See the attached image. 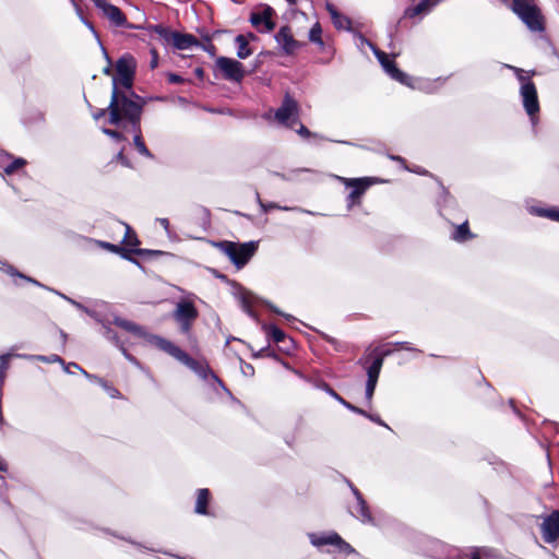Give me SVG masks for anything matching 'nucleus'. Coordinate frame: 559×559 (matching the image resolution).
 Segmentation results:
<instances>
[{
    "mask_svg": "<svg viewBox=\"0 0 559 559\" xmlns=\"http://www.w3.org/2000/svg\"><path fill=\"white\" fill-rule=\"evenodd\" d=\"M145 105L146 100L134 91L112 88L108 105L109 123L120 126L124 122L132 129H138Z\"/></svg>",
    "mask_w": 559,
    "mask_h": 559,
    "instance_id": "1",
    "label": "nucleus"
},
{
    "mask_svg": "<svg viewBox=\"0 0 559 559\" xmlns=\"http://www.w3.org/2000/svg\"><path fill=\"white\" fill-rule=\"evenodd\" d=\"M501 1L503 3L508 2V0ZM510 8L530 31H545V17L540 9L535 4V0H512Z\"/></svg>",
    "mask_w": 559,
    "mask_h": 559,
    "instance_id": "2",
    "label": "nucleus"
},
{
    "mask_svg": "<svg viewBox=\"0 0 559 559\" xmlns=\"http://www.w3.org/2000/svg\"><path fill=\"white\" fill-rule=\"evenodd\" d=\"M112 323L129 333L133 338L144 341L148 345L158 347V349H179L162 337L150 333L145 326L128 319L115 317Z\"/></svg>",
    "mask_w": 559,
    "mask_h": 559,
    "instance_id": "3",
    "label": "nucleus"
},
{
    "mask_svg": "<svg viewBox=\"0 0 559 559\" xmlns=\"http://www.w3.org/2000/svg\"><path fill=\"white\" fill-rule=\"evenodd\" d=\"M146 29L151 34H156L167 45H171L178 50H186L193 46H200V40L192 34L173 31L163 24L148 25Z\"/></svg>",
    "mask_w": 559,
    "mask_h": 559,
    "instance_id": "4",
    "label": "nucleus"
},
{
    "mask_svg": "<svg viewBox=\"0 0 559 559\" xmlns=\"http://www.w3.org/2000/svg\"><path fill=\"white\" fill-rule=\"evenodd\" d=\"M216 246L238 269L245 266L258 250V243L254 241L237 243L224 240L217 242Z\"/></svg>",
    "mask_w": 559,
    "mask_h": 559,
    "instance_id": "5",
    "label": "nucleus"
},
{
    "mask_svg": "<svg viewBox=\"0 0 559 559\" xmlns=\"http://www.w3.org/2000/svg\"><path fill=\"white\" fill-rule=\"evenodd\" d=\"M136 61L132 55L126 53L116 62V76L112 79V88L133 91Z\"/></svg>",
    "mask_w": 559,
    "mask_h": 559,
    "instance_id": "6",
    "label": "nucleus"
},
{
    "mask_svg": "<svg viewBox=\"0 0 559 559\" xmlns=\"http://www.w3.org/2000/svg\"><path fill=\"white\" fill-rule=\"evenodd\" d=\"M514 70L519 81L522 83L520 93L524 109L531 119L534 120L535 116L540 110L536 85L533 81L524 76L522 69L514 68Z\"/></svg>",
    "mask_w": 559,
    "mask_h": 559,
    "instance_id": "7",
    "label": "nucleus"
},
{
    "mask_svg": "<svg viewBox=\"0 0 559 559\" xmlns=\"http://www.w3.org/2000/svg\"><path fill=\"white\" fill-rule=\"evenodd\" d=\"M308 537L310 543L316 547L330 545L334 547L335 552L345 556L355 552L354 548L334 532L309 533Z\"/></svg>",
    "mask_w": 559,
    "mask_h": 559,
    "instance_id": "8",
    "label": "nucleus"
},
{
    "mask_svg": "<svg viewBox=\"0 0 559 559\" xmlns=\"http://www.w3.org/2000/svg\"><path fill=\"white\" fill-rule=\"evenodd\" d=\"M299 104L288 93L285 94L282 105L275 111V119L281 124L295 129L299 122Z\"/></svg>",
    "mask_w": 559,
    "mask_h": 559,
    "instance_id": "9",
    "label": "nucleus"
},
{
    "mask_svg": "<svg viewBox=\"0 0 559 559\" xmlns=\"http://www.w3.org/2000/svg\"><path fill=\"white\" fill-rule=\"evenodd\" d=\"M170 353L179 362L187 366L189 369L194 371L198 376H200L201 378H204V379H207V377H210V379L213 381V383L217 388H221L223 391H225V389L222 386V384L217 380V378L209 371V368L203 360L193 358L189 354V352H170Z\"/></svg>",
    "mask_w": 559,
    "mask_h": 559,
    "instance_id": "10",
    "label": "nucleus"
},
{
    "mask_svg": "<svg viewBox=\"0 0 559 559\" xmlns=\"http://www.w3.org/2000/svg\"><path fill=\"white\" fill-rule=\"evenodd\" d=\"M198 309L190 300L179 301L173 312L174 320L179 324L181 331L185 333L190 331L192 324L198 319Z\"/></svg>",
    "mask_w": 559,
    "mask_h": 559,
    "instance_id": "11",
    "label": "nucleus"
},
{
    "mask_svg": "<svg viewBox=\"0 0 559 559\" xmlns=\"http://www.w3.org/2000/svg\"><path fill=\"white\" fill-rule=\"evenodd\" d=\"M95 8L102 11L103 16L106 17L112 25L117 27L135 28L134 25L128 23L127 15L122 10L110 3L109 0H91Z\"/></svg>",
    "mask_w": 559,
    "mask_h": 559,
    "instance_id": "12",
    "label": "nucleus"
},
{
    "mask_svg": "<svg viewBox=\"0 0 559 559\" xmlns=\"http://www.w3.org/2000/svg\"><path fill=\"white\" fill-rule=\"evenodd\" d=\"M365 368L367 370L368 381L366 386V397L368 401L372 399L378 377L383 364V356L377 354H370L366 357Z\"/></svg>",
    "mask_w": 559,
    "mask_h": 559,
    "instance_id": "13",
    "label": "nucleus"
},
{
    "mask_svg": "<svg viewBox=\"0 0 559 559\" xmlns=\"http://www.w3.org/2000/svg\"><path fill=\"white\" fill-rule=\"evenodd\" d=\"M346 186L353 188L347 195V206L349 209L361 204V197L374 183V179L370 177L352 178L346 180Z\"/></svg>",
    "mask_w": 559,
    "mask_h": 559,
    "instance_id": "14",
    "label": "nucleus"
},
{
    "mask_svg": "<svg viewBox=\"0 0 559 559\" xmlns=\"http://www.w3.org/2000/svg\"><path fill=\"white\" fill-rule=\"evenodd\" d=\"M216 67L222 71L223 78L227 81L240 83L246 75L242 63L228 57H218L216 59Z\"/></svg>",
    "mask_w": 559,
    "mask_h": 559,
    "instance_id": "15",
    "label": "nucleus"
},
{
    "mask_svg": "<svg viewBox=\"0 0 559 559\" xmlns=\"http://www.w3.org/2000/svg\"><path fill=\"white\" fill-rule=\"evenodd\" d=\"M98 245L100 248L106 249L109 252L119 254L120 257H122L123 259L129 260V261H134L131 257L132 254L141 255V257H157V255L163 254V252L158 251V250L140 249V248L127 249L119 245H115V243L107 242V241H98Z\"/></svg>",
    "mask_w": 559,
    "mask_h": 559,
    "instance_id": "16",
    "label": "nucleus"
},
{
    "mask_svg": "<svg viewBox=\"0 0 559 559\" xmlns=\"http://www.w3.org/2000/svg\"><path fill=\"white\" fill-rule=\"evenodd\" d=\"M275 14V10L272 7L265 5L261 12L251 13L250 23L260 33L272 32L276 26L273 20Z\"/></svg>",
    "mask_w": 559,
    "mask_h": 559,
    "instance_id": "17",
    "label": "nucleus"
},
{
    "mask_svg": "<svg viewBox=\"0 0 559 559\" xmlns=\"http://www.w3.org/2000/svg\"><path fill=\"white\" fill-rule=\"evenodd\" d=\"M371 48L385 72L395 81L406 83L408 75L397 68L395 61L391 59L386 52L380 50L379 48L372 45Z\"/></svg>",
    "mask_w": 559,
    "mask_h": 559,
    "instance_id": "18",
    "label": "nucleus"
},
{
    "mask_svg": "<svg viewBox=\"0 0 559 559\" xmlns=\"http://www.w3.org/2000/svg\"><path fill=\"white\" fill-rule=\"evenodd\" d=\"M275 40L287 56L294 55L305 44L295 39L289 25L282 26L275 34Z\"/></svg>",
    "mask_w": 559,
    "mask_h": 559,
    "instance_id": "19",
    "label": "nucleus"
},
{
    "mask_svg": "<svg viewBox=\"0 0 559 559\" xmlns=\"http://www.w3.org/2000/svg\"><path fill=\"white\" fill-rule=\"evenodd\" d=\"M540 531L546 543H554L559 539V511H552L543 518Z\"/></svg>",
    "mask_w": 559,
    "mask_h": 559,
    "instance_id": "20",
    "label": "nucleus"
},
{
    "mask_svg": "<svg viewBox=\"0 0 559 559\" xmlns=\"http://www.w3.org/2000/svg\"><path fill=\"white\" fill-rule=\"evenodd\" d=\"M355 503L350 507L352 514L362 523H373L369 508L357 489H353Z\"/></svg>",
    "mask_w": 559,
    "mask_h": 559,
    "instance_id": "21",
    "label": "nucleus"
},
{
    "mask_svg": "<svg viewBox=\"0 0 559 559\" xmlns=\"http://www.w3.org/2000/svg\"><path fill=\"white\" fill-rule=\"evenodd\" d=\"M212 502V495L209 489L201 488L195 492L194 512L200 515H212L209 507Z\"/></svg>",
    "mask_w": 559,
    "mask_h": 559,
    "instance_id": "22",
    "label": "nucleus"
},
{
    "mask_svg": "<svg viewBox=\"0 0 559 559\" xmlns=\"http://www.w3.org/2000/svg\"><path fill=\"white\" fill-rule=\"evenodd\" d=\"M454 230L451 234V239L456 242H466L475 238V235L469 229L468 219H465L460 225H453Z\"/></svg>",
    "mask_w": 559,
    "mask_h": 559,
    "instance_id": "23",
    "label": "nucleus"
},
{
    "mask_svg": "<svg viewBox=\"0 0 559 559\" xmlns=\"http://www.w3.org/2000/svg\"><path fill=\"white\" fill-rule=\"evenodd\" d=\"M326 10L329 11V13L332 17V22L337 29H350V27H352L350 19H348L347 16L340 13L337 11V9L331 3L326 4Z\"/></svg>",
    "mask_w": 559,
    "mask_h": 559,
    "instance_id": "24",
    "label": "nucleus"
},
{
    "mask_svg": "<svg viewBox=\"0 0 559 559\" xmlns=\"http://www.w3.org/2000/svg\"><path fill=\"white\" fill-rule=\"evenodd\" d=\"M235 43L238 46L237 57L239 59H247L252 55V49L249 46L248 37L243 34L237 35L235 38Z\"/></svg>",
    "mask_w": 559,
    "mask_h": 559,
    "instance_id": "25",
    "label": "nucleus"
},
{
    "mask_svg": "<svg viewBox=\"0 0 559 559\" xmlns=\"http://www.w3.org/2000/svg\"><path fill=\"white\" fill-rule=\"evenodd\" d=\"M132 130L135 132L133 143H134V146L138 150V152L145 157L153 158V154L150 152V150L147 148V146L144 143V140L142 136V131H141V123L139 124L138 129H132Z\"/></svg>",
    "mask_w": 559,
    "mask_h": 559,
    "instance_id": "26",
    "label": "nucleus"
},
{
    "mask_svg": "<svg viewBox=\"0 0 559 559\" xmlns=\"http://www.w3.org/2000/svg\"><path fill=\"white\" fill-rule=\"evenodd\" d=\"M263 329L266 337L274 343L284 342L286 338L285 332L274 324H265Z\"/></svg>",
    "mask_w": 559,
    "mask_h": 559,
    "instance_id": "27",
    "label": "nucleus"
},
{
    "mask_svg": "<svg viewBox=\"0 0 559 559\" xmlns=\"http://www.w3.org/2000/svg\"><path fill=\"white\" fill-rule=\"evenodd\" d=\"M221 31H216L213 34H206L202 38L204 39V44L200 41V46L204 51H206L210 56L214 57L217 52L216 46L212 43L213 38L221 34Z\"/></svg>",
    "mask_w": 559,
    "mask_h": 559,
    "instance_id": "28",
    "label": "nucleus"
},
{
    "mask_svg": "<svg viewBox=\"0 0 559 559\" xmlns=\"http://www.w3.org/2000/svg\"><path fill=\"white\" fill-rule=\"evenodd\" d=\"M123 225L126 228V233L123 236L122 243L127 247H138L140 245V240L138 238L136 233L130 225H128V224H123Z\"/></svg>",
    "mask_w": 559,
    "mask_h": 559,
    "instance_id": "29",
    "label": "nucleus"
},
{
    "mask_svg": "<svg viewBox=\"0 0 559 559\" xmlns=\"http://www.w3.org/2000/svg\"><path fill=\"white\" fill-rule=\"evenodd\" d=\"M405 342H383L380 343H372L367 349H391V346H400L399 349H414L413 347L406 346Z\"/></svg>",
    "mask_w": 559,
    "mask_h": 559,
    "instance_id": "30",
    "label": "nucleus"
},
{
    "mask_svg": "<svg viewBox=\"0 0 559 559\" xmlns=\"http://www.w3.org/2000/svg\"><path fill=\"white\" fill-rule=\"evenodd\" d=\"M240 304L243 309V311L249 314L250 317H255V311L253 307V300L250 295H242L240 296Z\"/></svg>",
    "mask_w": 559,
    "mask_h": 559,
    "instance_id": "31",
    "label": "nucleus"
},
{
    "mask_svg": "<svg viewBox=\"0 0 559 559\" xmlns=\"http://www.w3.org/2000/svg\"><path fill=\"white\" fill-rule=\"evenodd\" d=\"M309 40L319 45H323L322 40V28L320 23H316L309 32Z\"/></svg>",
    "mask_w": 559,
    "mask_h": 559,
    "instance_id": "32",
    "label": "nucleus"
},
{
    "mask_svg": "<svg viewBox=\"0 0 559 559\" xmlns=\"http://www.w3.org/2000/svg\"><path fill=\"white\" fill-rule=\"evenodd\" d=\"M26 165V160L22 157H17L14 160H12L10 164H8L3 170L7 175H13L15 171H17L20 168L24 167Z\"/></svg>",
    "mask_w": 559,
    "mask_h": 559,
    "instance_id": "33",
    "label": "nucleus"
},
{
    "mask_svg": "<svg viewBox=\"0 0 559 559\" xmlns=\"http://www.w3.org/2000/svg\"><path fill=\"white\" fill-rule=\"evenodd\" d=\"M103 132L106 135L110 136L111 139L116 140L118 142H121V141L126 140V136L123 135V133L118 131V130L104 128Z\"/></svg>",
    "mask_w": 559,
    "mask_h": 559,
    "instance_id": "34",
    "label": "nucleus"
},
{
    "mask_svg": "<svg viewBox=\"0 0 559 559\" xmlns=\"http://www.w3.org/2000/svg\"><path fill=\"white\" fill-rule=\"evenodd\" d=\"M167 81L170 84H182L185 82H189L188 80L183 79L181 75L176 73H168Z\"/></svg>",
    "mask_w": 559,
    "mask_h": 559,
    "instance_id": "35",
    "label": "nucleus"
},
{
    "mask_svg": "<svg viewBox=\"0 0 559 559\" xmlns=\"http://www.w3.org/2000/svg\"><path fill=\"white\" fill-rule=\"evenodd\" d=\"M542 214L552 221L559 222V210L556 209H547L543 210Z\"/></svg>",
    "mask_w": 559,
    "mask_h": 559,
    "instance_id": "36",
    "label": "nucleus"
},
{
    "mask_svg": "<svg viewBox=\"0 0 559 559\" xmlns=\"http://www.w3.org/2000/svg\"><path fill=\"white\" fill-rule=\"evenodd\" d=\"M150 52H151V57H152L150 67H151V69H155V68H157L158 60H159L158 51L156 48H152Z\"/></svg>",
    "mask_w": 559,
    "mask_h": 559,
    "instance_id": "37",
    "label": "nucleus"
},
{
    "mask_svg": "<svg viewBox=\"0 0 559 559\" xmlns=\"http://www.w3.org/2000/svg\"><path fill=\"white\" fill-rule=\"evenodd\" d=\"M340 403H342L345 407H347L348 409H350V411H353L355 413H358V414H361L364 416H367V414L362 409L352 405L350 403L346 402L343 399H340Z\"/></svg>",
    "mask_w": 559,
    "mask_h": 559,
    "instance_id": "38",
    "label": "nucleus"
},
{
    "mask_svg": "<svg viewBox=\"0 0 559 559\" xmlns=\"http://www.w3.org/2000/svg\"><path fill=\"white\" fill-rule=\"evenodd\" d=\"M36 360H39V361H44V362H56V361H59V357L57 355H51L49 357H45V356H35L34 357Z\"/></svg>",
    "mask_w": 559,
    "mask_h": 559,
    "instance_id": "39",
    "label": "nucleus"
},
{
    "mask_svg": "<svg viewBox=\"0 0 559 559\" xmlns=\"http://www.w3.org/2000/svg\"><path fill=\"white\" fill-rule=\"evenodd\" d=\"M102 385L110 397L115 399L119 396V392L115 388L108 386L106 383L103 382Z\"/></svg>",
    "mask_w": 559,
    "mask_h": 559,
    "instance_id": "40",
    "label": "nucleus"
},
{
    "mask_svg": "<svg viewBox=\"0 0 559 559\" xmlns=\"http://www.w3.org/2000/svg\"><path fill=\"white\" fill-rule=\"evenodd\" d=\"M106 114H108V107L97 109L95 112H93V118L95 120H99L100 118L105 117Z\"/></svg>",
    "mask_w": 559,
    "mask_h": 559,
    "instance_id": "41",
    "label": "nucleus"
},
{
    "mask_svg": "<svg viewBox=\"0 0 559 559\" xmlns=\"http://www.w3.org/2000/svg\"><path fill=\"white\" fill-rule=\"evenodd\" d=\"M116 159L120 163H122L124 166H129V159L124 156L123 152L120 151L117 155H116Z\"/></svg>",
    "mask_w": 559,
    "mask_h": 559,
    "instance_id": "42",
    "label": "nucleus"
},
{
    "mask_svg": "<svg viewBox=\"0 0 559 559\" xmlns=\"http://www.w3.org/2000/svg\"><path fill=\"white\" fill-rule=\"evenodd\" d=\"M462 559H480L479 552L476 550H471L464 555Z\"/></svg>",
    "mask_w": 559,
    "mask_h": 559,
    "instance_id": "43",
    "label": "nucleus"
},
{
    "mask_svg": "<svg viewBox=\"0 0 559 559\" xmlns=\"http://www.w3.org/2000/svg\"><path fill=\"white\" fill-rule=\"evenodd\" d=\"M194 74H195V76H197L199 80L203 81V79H204V76H205L204 69H203V68H201V67L195 68V70H194Z\"/></svg>",
    "mask_w": 559,
    "mask_h": 559,
    "instance_id": "44",
    "label": "nucleus"
},
{
    "mask_svg": "<svg viewBox=\"0 0 559 559\" xmlns=\"http://www.w3.org/2000/svg\"><path fill=\"white\" fill-rule=\"evenodd\" d=\"M299 126V129L297 130L298 133L300 134H304V135H309L310 134V131L308 130L307 127H305L300 121L296 123V126Z\"/></svg>",
    "mask_w": 559,
    "mask_h": 559,
    "instance_id": "45",
    "label": "nucleus"
},
{
    "mask_svg": "<svg viewBox=\"0 0 559 559\" xmlns=\"http://www.w3.org/2000/svg\"><path fill=\"white\" fill-rule=\"evenodd\" d=\"M243 372H245V376H252L253 374V368L250 365H246Z\"/></svg>",
    "mask_w": 559,
    "mask_h": 559,
    "instance_id": "46",
    "label": "nucleus"
},
{
    "mask_svg": "<svg viewBox=\"0 0 559 559\" xmlns=\"http://www.w3.org/2000/svg\"><path fill=\"white\" fill-rule=\"evenodd\" d=\"M246 36L248 37V41L255 40L258 38L257 35L253 34L252 32L247 33Z\"/></svg>",
    "mask_w": 559,
    "mask_h": 559,
    "instance_id": "47",
    "label": "nucleus"
},
{
    "mask_svg": "<svg viewBox=\"0 0 559 559\" xmlns=\"http://www.w3.org/2000/svg\"><path fill=\"white\" fill-rule=\"evenodd\" d=\"M330 394L336 399L340 402V399H342L337 393H335L333 390H330Z\"/></svg>",
    "mask_w": 559,
    "mask_h": 559,
    "instance_id": "48",
    "label": "nucleus"
},
{
    "mask_svg": "<svg viewBox=\"0 0 559 559\" xmlns=\"http://www.w3.org/2000/svg\"><path fill=\"white\" fill-rule=\"evenodd\" d=\"M330 394L336 399L340 402V399H342L337 393H335L333 390H330Z\"/></svg>",
    "mask_w": 559,
    "mask_h": 559,
    "instance_id": "49",
    "label": "nucleus"
},
{
    "mask_svg": "<svg viewBox=\"0 0 559 559\" xmlns=\"http://www.w3.org/2000/svg\"><path fill=\"white\" fill-rule=\"evenodd\" d=\"M330 394L336 399L340 402V399H342L337 393H335L333 390H330Z\"/></svg>",
    "mask_w": 559,
    "mask_h": 559,
    "instance_id": "50",
    "label": "nucleus"
},
{
    "mask_svg": "<svg viewBox=\"0 0 559 559\" xmlns=\"http://www.w3.org/2000/svg\"><path fill=\"white\" fill-rule=\"evenodd\" d=\"M159 221H160V224H162L163 226L168 227L169 222H168V219H167V218H162V219H159Z\"/></svg>",
    "mask_w": 559,
    "mask_h": 559,
    "instance_id": "51",
    "label": "nucleus"
},
{
    "mask_svg": "<svg viewBox=\"0 0 559 559\" xmlns=\"http://www.w3.org/2000/svg\"><path fill=\"white\" fill-rule=\"evenodd\" d=\"M103 72H104L105 74H107V75L111 74V68H110V66H107V67L104 69V71H103Z\"/></svg>",
    "mask_w": 559,
    "mask_h": 559,
    "instance_id": "52",
    "label": "nucleus"
},
{
    "mask_svg": "<svg viewBox=\"0 0 559 559\" xmlns=\"http://www.w3.org/2000/svg\"><path fill=\"white\" fill-rule=\"evenodd\" d=\"M368 418H370L371 420L378 423V424H381L380 419L378 417H373L371 415H367Z\"/></svg>",
    "mask_w": 559,
    "mask_h": 559,
    "instance_id": "53",
    "label": "nucleus"
},
{
    "mask_svg": "<svg viewBox=\"0 0 559 559\" xmlns=\"http://www.w3.org/2000/svg\"><path fill=\"white\" fill-rule=\"evenodd\" d=\"M329 342L332 346H337V342L334 338H329Z\"/></svg>",
    "mask_w": 559,
    "mask_h": 559,
    "instance_id": "54",
    "label": "nucleus"
},
{
    "mask_svg": "<svg viewBox=\"0 0 559 559\" xmlns=\"http://www.w3.org/2000/svg\"><path fill=\"white\" fill-rule=\"evenodd\" d=\"M252 356H253L254 358H259V357H261V356H262V352H255V353H253V354H252Z\"/></svg>",
    "mask_w": 559,
    "mask_h": 559,
    "instance_id": "55",
    "label": "nucleus"
},
{
    "mask_svg": "<svg viewBox=\"0 0 559 559\" xmlns=\"http://www.w3.org/2000/svg\"><path fill=\"white\" fill-rule=\"evenodd\" d=\"M289 4L294 5L297 3V0H286Z\"/></svg>",
    "mask_w": 559,
    "mask_h": 559,
    "instance_id": "56",
    "label": "nucleus"
},
{
    "mask_svg": "<svg viewBox=\"0 0 559 559\" xmlns=\"http://www.w3.org/2000/svg\"><path fill=\"white\" fill-rule=\"evenodd\" d=\"M269 356H270L271 358H273V359H275V358H276V357H275V355H274V352L269 353Z\"/></svg>",
    "mask_w": 559,
    "mask_h": 559,
    "instance_id": "57",
    "label": "nucleus"
}]
</instances>
